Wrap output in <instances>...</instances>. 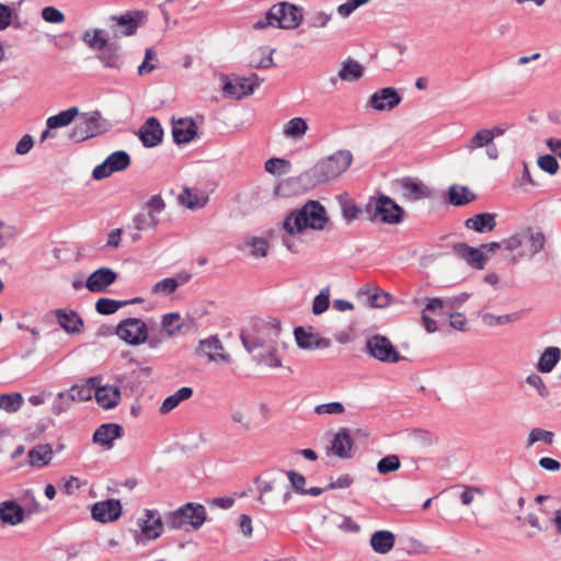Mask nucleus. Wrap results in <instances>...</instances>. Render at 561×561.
Returning a JSON list of instances; mask_svg holds the SVG:
<instances>
[{
    "label": "nucleus",
    "instance_id": "nucleus-30",
    "mask_svg": "<svg viewBox=\"0 0 561 561\" xmlns=\"http://www.w3.org/2000/svg\"><path fill=\"white\" fill-rule=\"evenodd\" d=\"M453 252L474 268L482 270L484 266L485 256L481 249L469 247L466 243H456L453 245Z\"/></svg>",
    "mask_w": 561,
    "mask_h": 561
},
{
    "label": "nucleus",
    "instance_id": "nucleus-19",
    "mask_svg": "<svg viewBox=\"0 0 561 561\" xmlns=\"http://www.w3.org/2000/svg\"><path fill=\"white\" fill-rule=\"evenodd\" d=\"M91 515L101 523L114 522L122 515V504L115 499L96 502L91 508Z\"/></svg>",
    "mask_w": 561,
    "mask_h": 561
},
{
    "label": "nucleus",
    "instance_id": "nucleus-55",
    "mask_svg": "<svg viewBox=\"0 0 561 561\" xmlns=\"http://www.w3.org/2000/svg\"><path fill=\"white\" fill-rule=\"evenodd\" d=\"M401 467L400 458L397 455H388L377 462V471L380 474L396 472Z\"/></svg>",
    "mask_w": 561,
    "mask_h": 561
},
{
    "label": "nucleus",
    "instance_id": "nucleus-48",
    "mask_svg": "<svg viewBox=\"0 0 561 561\" xmlns=\"http://www.w3.org/2000/svg\"><path fill=\"white\" fill-rule=\"evenodd\" d=\"M554 440V434L551 431H547L540 427L533 428L527 437L526 447L530 448L536 443H543L546 445H552Z\"/></svg>",
    "mask_w": 561,
    "mask_h": 561
},
{
    "label": "nucleus",
    "instance_id": "nucleus-1",
    "mask_svg": "<svg viewBox=\"0 0 561 561\" xmlns=\"http://www.w3.org/2000/svg\"><path fill=\"white\" fill-rule=\"evenodd\" d=\"M331 226L327 213H288L276 227L265 236L247 237L239 249L253 259H264L270 253V241L280 239L282 244L291 253H297L301 237L308 230H324Z\"/></svg>",
    "mask_w": 561,
    "mask_h": 561
},
{
    "label": "nucleus",
    "instance_id": "nucleus-47",
    "mask_svg": "<svg viewBox=\"0 0 561 561\" xmlns=\"http://www.w3.org/2000/svg\"><path fill=\"white\" fill-rule=\"evenodd\" d=\"M363 76V67L354 60H347L339 70L337 77L343 81H357Z\"/></svg>",
    "mask_w": 561,
    "mask_h": 561
},
{
    "label": "nucleus",
    "instance_id": "nucleus-38",
    "mask_svg": "<svg viewBox=\"0 0 561 561\" xmlns=\"http://www.w3.org/2000/svg\"><path fill=\"white\" fill-rule=\"evenodd\" d=\"M279 346L274 345L271 347H266L264 350H259L255 353H251L253 355V359L262 365H265L270 368H279L282 367V358L279 356Z\"/></svg>",
    "mask_w": 561,
    "mask_h": 561
},
{
    "label": "nucleus",
    "instance_id": "nucleus-46",
    "mask_svg": "<svg viewBox=\"0 0 561 561\" xmlns=\"http://www.w3.org/2000/svg\"><path fill=\"white\" fill-rule=\"evenodd\" d=\"M365 210H403V208L389 196L379 194L370 197Z\"/></svg>",
    "mask_w": 561,
    "mask_h": 561
},
{
    "label": "nucleus",
    "instance_id": "nucleus-41",
    "mask_svg": "<svg viewBox=\"0 0 561 561\" xmlns=\"http://www.w3.org/2000/svg\"><path fill=\"white\" fill-rule=\"evenodd\" d=\"M53 454V448L49 445H38L28 451L27 458L33 467L43 468L49 465Z\"/></svg>",
    "mask_w": 561,
    "mask_h": 561
},
{
    "label": "nucleus",
    "instance_id": "nucleus-18",
    "mask_svg": "<svg viewBox=\"0 0 561 561\" xmlns=\"http://www.w3.org/2000/svg\"><path fill=\"white\" fill-rule=\"evenodd\" d=\"M468 298V294H461L455 297L431 298L424 307V312L431 311L436 316H448L450 312L459 308Z\"/></svg>",
    "mask_w": 561,
    "mask_h": 561
},
{
    "label": "nucleus",
    "instance_id": "nucleus-24",
    "mask_svg": "<svg viewBox=\"0 0 561 561\" xmlns=\"http://www.w3.org/2000/svg\"><path fill=\"white\" fill-rule=\"evenodd\" d=\"M172 136L178 145L192 141L197 135V126L193 118H179L172 122Z\"/></svg>",
    "mask_w": 561,
    "mask_h": 561
},
{
    "label": "nucleus",
    "instance_id": "nucleus-5",
    "mask_svg": "<svg viewBox=\"0 0 561 561\" xmlns=\"http://www.w3.org/2000/svg\"><path fill=\"white\" fill-rule=\"evenodd\" d=\"M353 156L348 150H339L320 159L308 171L314 185L328 183L343 174L351 165Z\"/></svg>",
    "mask_w": 561,
    "mask_h": 561
},
{
    "label": "nucleus",
    "instance_id": "nucleus-58",
    "mask_svg": "<svg viewBox=\"0 0 561 561\" xmlns=\"http://www.w3.org/2000/svg\"><path fill=\"white\" fill-rule=\"evenodd\" d=\"M368 295V305L374 308H385L390 304L391 296L387 291L376 290L375 293H370L369 289L366 290Z\"/></svg>",
    "mask_w": 561,
    "mask_h": 561
},
{
    "label": "nucleus",
    "instance_id": "nucleus-35",
    "mask_svg": "<svg viewBox=\"0 0 561 561\" xmlns=\"http://www.w3.org/2000/svg\"><path fill=\"white\" fill-rule=\"evenodd\" d=\"M181 206L194 209L204 208L208 203V195L196 188H183L182 193L178 196Z\"/></svg>",
    "mask_w": 561,
    "mask_h": 561
},
{
    "label": "nucleus",
    "instance_id": "nucleus-31",
    "mask_svg": "<svg viewBox=\"0 0 561 561\" xmlns=\"http://www.w3.org/2000/svg\"><path fill=\"white\" fill-rule=\"evenodd\" d=\"M448 203L454 207H462L477 198L476 193L466 185L453 184L446 194Z\"/></svg>",
    "mask_w": 561,
    "mask_h": 561
},
{
    "label": "nucleus",
    "instance_id": "nucleus-39",
    "mask_svg": "<svg viewBox=\"0 0 561 561\" xmlns=\"http://www.w3.org/2000/svg\"><path fill=\"white\" fill-rule=\"evenodd\" d=\"M561 359V350L557 346L547 347L539 357L537 363V370L542 374H548L553 370L556 365Z\"/></svg>",
    "mask_w": 561,
    "mask_h": 561
},
{
    "label": "nucleus",
    "instance_id": "nucleus-23",
    "mask_svg": "<svg viewBox=\"0 0 561 561\" xmlns=\"http://www.w3.org/2000/svg\"><path fill=\"white\" fill-rule=\"evenodd\" d=\"M159 218L154 213H136L131 222L127 225L126 230L134 241L140 239V232L148 231L157 227Z\"/></svg>",
    "mask_w": 561,
    "mask_h": 561
},
{
    "label": "nucleus",
    "instance_id": "nucleus-27",
    "mask_svg": "<svg viewBox=\"0 0 561 561\" xmlns=\"http://www.w3.org/2000/svg\"><path fill=\"white\" fill-rule=\"evenodd\" d=\"M294 335L297 345L302 350L327 348L330 346V340L301 327L295 329Z\"/></svg>",
    "mask_w": 561,
    "mask_h": 561
},
{
    "label": "nucleus",
    "instance_id": "nucleus-40",
    "mask_svg": "<svg viewBox=\"0 0 561 561\" xmlns=\"http://www.w3.org/2000/svg\"><path fill=\"white\" fill-rule=\"evenodd\" d=\"M308 130V123L302 117H294L283 125V136L288 139L299 140Z\"/></svg>",
    "mask_w": 561,
    "mask_h": 561
},
{
    "label": "nucleus",
    "instance_id": "nucleus-53",
    "mask_svg": "<svg viewBox=\"0 0 561 561\" xmlns=\"http://www.w3.org/2000/svg\"><path fill=\"white\" fill-rule=\"evenodd\" d=\"M128 304V301H121L111 298H100L95 302V310L100 314H113L121 307H124Z\"/></svg>",
    "mask_w": 561,
    "mask_h": 561
},
{
    "label": "nucleus",
    "instance_id": "nucleus-57",
    "mask_svg": "<svg viewBox=\"0 0 561 561\" xmlns=\"http://www.w3.org/2000/svg\"><path fill=\"white\" fill-rule=\"evenodd\" d=\"M73 400L71 399L70 393L59 392L51 405V412L56 415H59L66 411H68L72 404Z\"/></svg>",
    "mask_w": 561,
    "mask_h": 561
},
{
    "label": "nucleus",
    "instance_id": "nucleus-37",
    "mask_svg": "<svg viewBox=\"0 0 561 561\" xmlns=\"http://www.w3.org/2000/svg\"><path fill=\"white\" fill-rule=\"evenodd\" d=\"M96 58L101 61L104 68L119 70L123 61L121 56V48L116 43H111L105 48L101 49Z\"/></svg>",
    "mask_w": 561,
    "mask_h": 561
},
{
    "label": "nucleus",
    "instance_id": "nucleus-4",
    "mask_svg": "<svg viewBox=\"0 0 561 561\" xmlns=\"http://www.w3.org/2000/svg\"><path fill=\"white\" fill-rule=\"evenodd\" d=\"M504 249L513 253L515 262L530 260L546 244L545 234L535 228H524L503 241Z\"/></svg>",
    "mask_w": 561,
    "mask_h": 561
},
{
    "label": "nucleus",
    "instance_id": "nucleus-3",
    "mask_svg": "<svg viewBox=\"0 0 561 561\" xmlns=\"http://www.w3.org/2000/svg\"><path fill=\"white\" fill-rule=\"evenodd\" d=\"M280 322L276 319L257 320L251 330L241 333V341L249 353H255L274 345H280Z\"/></svg>",
    "mask_w": 561,
    "mask_h": 561
},
{
    "label": "nucleus",
    "instance_id": "nucleus-6",
    "mask_svg": "<svg viewBox=\"0 0 561 561\" xmlns=\"http://www.w3.org/2000/svg\"><path fill=\"white\" fill-rule=\"evenodd\" d=\"M165 525L170 529H199L207 519L204 505L198 503H186L175 511L165 514Z\"/></svg>",
    "mask_w": 561,
    "mask_h": 561
},
{
    "label": "nucleus",
    "instance_id": "nucleus-14",
    "mask_svg": "<svg viewBox=\"0 0 561 561\" xmlns=\"http://www.w3.org/2000/svg\"><path fill=\"white\" fill-rule=\"evenodd\" d=\"M253 412V408L245 402H234L229 407L231 423L242 432H251L263 423L254 420Z\"/></svg>",
    "mask_w": 561,
    "mask_h": 561
},
{
    "label": "nucleus",
    "instance_id": "nucleus-9",
    "mask_svg": "<svg viewBox=\"0 0 561 561\" xmlns=\"http://www.w3.org/2000/svg\"><path fill=\"white\" fill-rule=\"evenodd\" d=\"M365 348L369 356L381 363L396 364L404 359L392 342L381 334L368 337Z\"/></svg>",
    "mask_w": 561,
    "mask_h": 561
},
{
    "label": "nucleus",
    "instance_id": "nucleus-22",
    "mask_svg": "<svg viewBox=\"0 0 561 561\" xmlns=\"http://www.w3.org/2000/svg\"><path fill=\"white\" fill-rule=\"evenodd\" d=\"M26 518V511L14 500L0 502V522L5 526H18Z\"/></svg>",
    "mask_w": 561,
    "mask_h": 561
},
{
    "label": "nucleus",
    "instance_id": "nucleus-8",
    "mask_svg": "<svg viewBox=\"0 0 561 561\" xmlns=\"http://www.w3.org/2000/svg\"><path fill=\"white\" fill-rule=\"evenodd\" d=\"M106 129L100 112L84 113L79 116L68 137L75 142H81L102 134Z\"/></svg>",
    "mask_w": 561,
    "mask_h": 561
},
{
    "label": "nucleus",
    "instance_id": "nucleus-63",
    "mask_svg": "<svg viewBox=\"0 0 561 561\" xmlns=\"http://www.w3.org/2000/svg\"><path fill=\"white\" fill-rule=\"evenodd\" d=\"M345 412V408L341 402H329L318 404L314 408V413L318 415L322 414H342Z\"/></svg>",
    "mask_w": 561,
    "mask_h": 561
},
{
    "label": "nucleus",
    "instance_id": "nucleus-21",
    "mask_svg": "<svg viewBox=\"0 0 561 561\" xmlns=\"http://www.w3.org/2000/svg\"><path fill=\"white\" fill-rule=\"evenodd\" d=\"M495 138V131H492L490 129H481L477 131L468 141V144L465 145V150L468 152H473L474 150L479 148L486 147V154L490 159H497L499 151L497 148L494 146L493 140Z\"/></svg>",
    "mask_w": 561,
    "mask_h": 561
},
{
    "label": "nucleus",
    "instance_id": "nucleus-11",
    "mask_svg": "<svg viewBox=\"0 0 561 561\" xmlns=\"http://www.w3.org/2000/svg\"><path fill=\"white\" fill-rule=\"evenodd\" d=\"M260 83L261 80L255 73L251 77L227 78L222 85V93L225 98L240 100L252 94Z\"/></svg>",
    "mask_w": 561,
    "mask_h": 561
},
{
    "label": "nucleus",
    "instance_id": "nucleus-62",
    "mask_svg": "<svg viewBox=\"0 0 561 561\" xmlns=\"http://www.w3.org/2000/svg\"><path fill=\"white\" fill-rule=\"evenodd\" d=\"M537 164L542 171L551 175L556 174L559 170V163L551 154L540 156L537 160Z\"/></svg>",
    "mask_w": 561,
    "mask_h": 561
},
{
    "label": "nucleus",
    "instance_id": "nucleus-52",
    "mask_svg": "<svg viewBox=\"0 0 561 561\" xmlns=\"http://www.w3.org/2000/svg\"><path fill=\"white\" fill-rule=\"evenodd\" d=\"M112 20L115 21L116 26L124 27L122 35L125 36L133 35L139 26L138 21L131 13H126L121 16H112Z\"/></svg>",
    "mask_w": 561,
    "mask_h": 561
},
{
    "label": "nucleus",
    "instance_id": "nucleus-34",
    "mask_svg": "<svg viewBox=\"0 0 561 561\" xmlns=\"http://www.w3.org/2000/svg\"><path fill=\"white\" fill-rule=\"evenodd\" d=\"M396 543V536L390 530H377L369 539L371 549L379 554H386L392 550Z\"/></svg>",
    "mask_w": 561,
    "mask_h": 561
},
{
    "label": "nucleus",
    "instance_id": "nucleus-59",
    "mask_svg": "<svg viewBox=\"0 0 561 561\" xmlns=\"http://www.w3.org/2000/svg\"><path fill=\"white\" fill-rule=\"evenodd\" d=\"M288 168L289 162L280 158H271L265 162L264 165L265 171L274 175H280L286 173Z\"/></svg>",
    "mask_w": 561,
    "mask_h": 561
},
{
    "label": "nucleus",
    "instance_id": "nucleus-20",
    "mask_svg": "<svg viewBox=\"0 0 561 561\" xmlns=\"http://www.w3.org/2000/svg\"><path fill=\"white\" fill-rule=\"evenodd\" d=\"M116 279V272L110 267H101L88 276L84 285L91 293H105Z\"/></svg>",
    "mask_w": 561,
    "mask_h": 561
},
{
    "label": "nucleus",
    "instance_id": "nucleus-44",
    "mask_svg": "<svg viewBox=\"0 0 561 561\" xmlns=\"http://www.w3.org/2000/svg\"><path fill=\"white\" fill-rule=\"evenodd\" d=\"M82 41L93 50L100 51L108 46V39L103 30L89 28L82 34Z\"/></svg>",
    "mask_w": 561,
    "mask_h": 561
},
{
    "label": "nucleus",
    "instance_id": "nucleus-36",
    "mask_svg": "<svg viewBox=\"0 0 561 561\" xmlns=\"http://www.w3.org/2000/svg\"><path fill=\"white\" fill-rule=\"evenodd\" d=\"M98 381H102L101 377H90L84 383L72 386L68 392L73 402H84L94 397L95 387Z\"/></svg>",
    "mask_w": 561,
    "mask_h": 561
},
{
    "label": "nucleus",
    "instance_id": "nucleus-51",
    "mask_svg": "<svg viewBox=\"0 0 561 561\" xmlns=\"http://www.w3.org/2000/svg\"><path fill=\"white\" fill-rule=\"evenodd\" d=\"M518 319H519L518 313L495 316L493 313L486 312L481 316V321L486 327L504 325V324H507L511 322H515Z\"/></svg>",
    "mask_w": 561,
    "mask_h": 561
},
{
    "label": "nucleus",
    "instance_id": "nucleus-60",
    "mask_svg": "<svg viewBox=\"0 0 561 561\" xmlns=\"http://www.w3.org/2000/svg\"><path fill=\"white\" fill-rule=\"evenodd\" d=\"M526 383L537 390L540 398L546 399L550 396V391L543 379L537 374H530L526 377Z\"/></svg>",
    "mask_w": 561,
    "mask_h": 561
},
{
    "label": "nucleus",
    "instance_id": "nucleus-15",
    "mask_svg": "<svg viewBox=\"0 0 561 561\" xmlns=\"http://www.w3.org/2000/svg\"><path fill=\"white\" fill-rule=\"evenodd\" d=\"M313 187H316V185L312 179L308 171H305L298 176L288 178L279 182V184L274 188V194L278 197H290L305 193Z\"/></svg>",
    "mask_w": 561,
    "mask_h": 561
},
{
    "label": "nucleus",
    "instance_id": "nucleus-33",
    "mask_svg": "<svg viewBox=\"0 0 561 561\" xmlns=\"http://www.w3.org/2000/svg\"><path fill=\"white\" fill-rule=\"evenodd\" d=\"M353 448V439L347 428H341L335 435L331 444V451L341 459L351 458Z\"/></svg>",
    "mask_w": 561,
    "mask_h": 561
},
{
    "label": "nucleus",
    "instance_id": "nucleus-43",
    "mask_svg": "<svg viewBox=\"0 0 561 561\" xmlns=\"http://www.w3.org/2000/svg\"><path fill=\"white\" fill-rule=\"evenodd\" d=\"M193 396V389L191 387H182L173 394L167 397L159 411L162 414H167L174 410L181 402L190 399Z\"/></svg>",
    "mask_w": 561,
    "mask_h": 561
},
{
    "label": "nucleus",
    "instance_id": "nucleus-56",
    "mask_svg": "<svg viewBox=\"0 0 561 561\" xmlns=\"http://www.w3.org/2000/svg\"><path fill=\"white\" fill-rule=\"evenodd\" d=\"M330 305V288L325 287L314 297L312 301V313L316 316L325 312Z\"/></svg>",
    "mask_w": 561,
    "mask_h": 561
},
{
    "label": "nucleus",
    "instance_id": "nucleus-16",
    "mask_svg": "<svg viewBox=\"0 0 561 561\" xmlns=\"http://www.w3.org/2000/svg\"><path fill=\"white\" fill-rule=\"evenodd\" d=\"M196 355L204 356L214 363L229 364L231 362L230 355L225 352L221 341L216 335L201 340L196 348Z\"/></svg>",
    "mask_w": 561,
    "mask_h": 561
},
{
    "label": "nucleus",
    "instance_id": "nucleus-64",
    "mask_svg": "<svg viewBox=\"0 0 561 561\" xmlns=\"http://www.w3.org/2000/svg\"><path fill=\"white\" fill-rule=\"evenodd\" d=\"M369 0H347L336 9L342 18H348L357 8L368 3Z\"/></svg>",
    "mask_w": 561,
    "mask_h": 561
},
{
    "label": "nucleus",
    "instance_id": "nucleus-61",
    "mask_svg": "<svg viewBox=\"0 0 561 561\" xmlns=\"http://www.w3.org/2000/svg\"><path fill=\"white\" fill-rule=\"evenodd\" d=\"M180 286V282L178 278H173V277H168V278H164L160 282H158L154 286H153V293L156 294H164V295H170V294H173L178 287Z\"/></svg>",
    "mask_w": 561,
    "mask_h": 561
},
{
    "label": "nucleus",
    "instance_id": "nucleus-12",
    "mask_svg": "<svg viewBox=\"0 0 561 561\" xmlns=\"http://www.w3.org/2000/svg\"><path fill=\"white\" fill-rule=\"evenodd\" d=\"M137 524L140 529V535L137 537L138 543L158 539L164 528L163 520L157 510H145Z\"/></svg>",
    "mask_w": 561,
    "mask_h": 561
},
{
    "label": "nucleus",
    "instance_id": "nucleus-29",
    "mask_svg": "<svg viewBox=\"0 0 561 561\" xmlns=\"http://www.w3.org/2000/svg\"><path fill=\"white\" fill-rule=\"evenodd\" d=\"M346 222L357 218L359 213H342ZM365 220L375 225H397L403 220L404 213H365Z\"/></svg>",
    "mask_w": 561,
    "mask_h": 561
},
{
    "label": "nucleus",
    "instance_id": "nucleus-25",
    "mask_svg": "<svg viewBox=\"0 0 561 561\" xmlns=\"http://www.w3.org/2000/svg\"><path fill=\"white\" fill-rule=\"evenodd\" d=\"M94 398L101 408L111 410L118 405L121 401V390L117 386L102 385V381H98Z\"/></svg>",
    "mask_w": 561,
    "mask_h": 561
},
{
    "label": "nucleus",
    "instance_id": "nucleus-54",
    "mask_svg": "<svg viewBox=\"0 0 561 561\" xmlns=\"http://www.w3.org/2000/svg\"><path fill=\"white\" fill-rule=\"evenodd\" d=\"M332 12L313 11L309 14L307 25L309 28H324L332 20Z\"/></svg>",
    "mask_w": 561,
    "mask_h": 561
},
{
    "label": "nucleus",
    "instance_id": "nucleus-45",
    "mask_svg": "<svg viewBox=\"0 0 561 561\" xmlns=\"http://www.w3.org/2000/svg\"><path fill=\"white\" fill-rule=\"evenodd\" d=\"M77 116H79V108L75 106L69 107L66 111L48 117L46 121V126L50 129L66 127L70 125Z\"/></svg>",
    "mask_w": 561,
    "mask_h": 561
},
{
    "label": "nucleus",
    "instance_id": "nucleus-17",
    "mask_svg": "<svg viewBox=\"0 0 561 561\" xmlns=\"http://www.w3.org/2000/svg\"><path fill=\"white\" fill-rule=\"evenodd\" d=\"M402 101L399 92L392 88H381L375 91L368 99L367 105L378 112L391 111Z\"/></svg>",
    "mask_w": 561,
    "mask_h": 561
},
{
    "label": "nucleus",
    "instance_id": "nucleus-28",
    "mask_svg": "<svg viewBox=\"0 0 561 561\" xmlns=\"http://www.w3.org/2000/svg\"><path fill=\"white\" fill-rule=\"evenodd\" d=\"M140 139L145 147L151 148L162 141L163 129L156 117L148 118L139 130Z\"/></svg>",
    "mask_w": 561,
    "mask_h": 561
},
{
    "label": "nucleus",
    "instance_id": "nucleus-7",
    "mask_svg": "<svg viewBox=\"0 0 561 561\" xmlns=\"http://www.w3.org/2000/svg\"><path fill=\"white\" fill-rule=\"evenodd\" d=\"M397 186L400 197L408 203L436 201L440 197H445L435 188L415 178H402L397 181Z\"/></svg>",
    "mask_w": 561,
    "mask_h": 561
},
{
    "label": "nucleus",
    "instance_id": "nucleus-50",
    "mask_svg": "<svg viewBox=\"0 0 561 561\" xmlns=\"http://www.w3.org/2000/svg\"><path fill=\"white\" fill-rule=\"evenodd\" d=\"M23 402L24 399L19 392L0 394V409L8 413L16 412Z\"/></svg>",
    "mask_w": 561,
    "mask_h": 561
},
{
    "label": "nucleus",
    "instance_id": "nucleus-2",
    "mask_svg": "<svg viewBox=\"0 0 561 561\" xmlns=\"http://www.w3.org/2000/svg\"><path fill=\"white\" fill-rule=\"evenodd\" d=\"M304 20V9L294 3L278 2L272 5L265 15L252 24L253 30L277 27L283 30H295Z\"/></svg>",
    "mask_w": 561,
    "mask_h": 561
},
{
    "label": "nucleus",
    "instance_id": "nucleus-10",
    "mask_svg": "<svg viewBox=\"0 0 561 561\" xmlns=\"http://www.w3.org/2000/svg\"><path fill=\"white\" fill-rule=\"evenodd\" d=\"M116 334L130 345H139L147 341L148 328L141 319L128 318L117 324Z\"/></svg>",
    "mask_w": 561,
    "mask_h": 561
},
{
    "label": "nucleus",
    "instance_id": "nucleus-26",
    "mask_svg": "<svg viewBox=\"0 0 561 561\" xmlns=\"http://www.w3.org/2000/svg\"><path fill=\"white\" fill-rule=\"evenodd\" d=\"M124 428L119 424L106 423L99 426L93 434V443L106 449L113 447V442L123 436Z\"/></svg>",
    "mask_w": 561,
    "mask_h": 561
},
{
    "label": "nucleus",
    "instance_id": "nucleus-13",
    "mask_svg": "<svg viewBox=\"0 0 561 561\" xmlns=\"http://www.w3.org/2000/svg\"><path fill=\"white\" fill-rule=\"evenodd\" d=\"M130 165V157L126 151L118 150L111 153L101 164L93 169L92 176L103 180L115 172L126 170Z\"/></svg>",
    "mask_w": 561,
    "mask_h": 561
},
{
    "label": "nucleus",
    "instance_id": "nucleus-49",
    "mask_svg": "<svg viewBox=\"0 0 561 561\" xmlns=\"http://www.w3.org/2000/svg\"><path fill=\"white\" fill-rule=\"evenodd\" d=\"M161 328L167 337L174 336L182 329L181 317L179 313H167L161 321Z\"/></svg>",
    "mask_w": 561,
    "mask_h": 561
},
{
    "label": "nucleus",
    "instance_id": "nucleus-42",
    "mask_svg": "<svg viewBox=\"0 0 561 561\" xmlns=\"http://www.w3.org/2000/svg\"><path fill=\"white\" fill-rule=\"evenodd\" d=\"M466 227L478 232H488L495 227V219L490 213H478L466 220Z\"/></svg>",
    "mask_w": 561,
    "mask_h": 561
},
{
    "label": "nucleus",
    "instance_id": "nucleus-32",
    "mask_svg": "<svg viewBox=\"0 0 561 561\" xmlns=\"http://www.w3.org/2000/svg\"><path fill=\"white\" fill-rule=\"evenodd\" d=\"M55 316L58 324L69 334H76L81 331L83 321L73 310L57 309Z\"/></svg>",
    "mask_w": 561,
    "mask_h": 561
}]
</instances>
